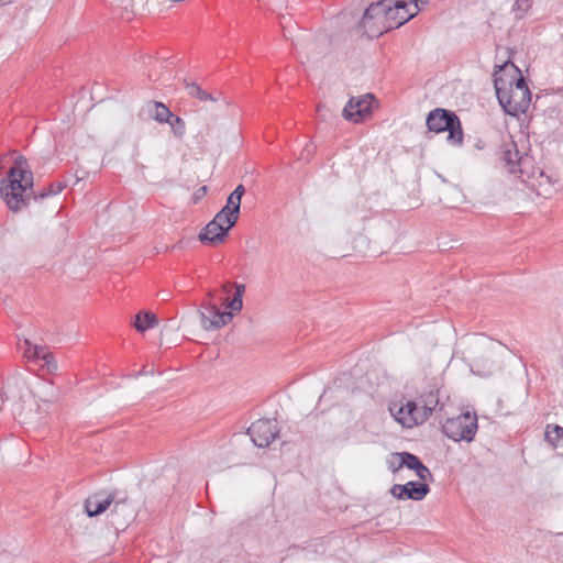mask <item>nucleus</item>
<instances>
[{
  "label": "nucleus",
  "instance_id": "obj_1",
  "mask_svg": "<svg viewBox=\"0 0 563 563\" xmlns=\"http://www.w3.org/2000/svg\"><path fill=\"white\" fill-rule=\"evenodd\" d=\"M33 179L27 159L23 155H18L7 177L0 179V196L10 210L20 211L23 207L29 206L31 200H43L59 194L65 188L64 183L57 181L35 194L33 192Z\"/></svg>",
  "mask_w": 563,
  "mask_h": 563
},
{
  "label": "nucleus",
  "instance_id": "obj_2",
  "mask_svg": "<svg viewBox=\"0 0 563 563\" xmlns=\"http://www.w3.org/2000/svg\"><path fill=\"white\" fill-rule=\"evenodd\" d=\"M494 86L499 104L512 117L525 113L531 102V92L521 70L511 62L497 66Z\"/></svg>",
  "mask_w": 563,
  "mask_h": 563
},
{
  "label": "nucleus",
  "instance_id": "obj_3",
  "mask_svg": "<svg viewBox=\"0 0 563 563\" xmlns=\"http://www.w3.org/2000/svg\"><path fill=\"white\" fill-rule=\"evenodd\" d=\"M231 286L234 288L233 297L224 301V306L229 311H221L218 306L211 301L203 305L206 311L199 310L201 327L205 330H216L227 325L232 318L242 310L245 285L225 283L222 289L228 292Z\"/></svg>",
  "mask_w": 563,
  "mask_h": 563
},
{
  "label": "nucleus",
  "instance_id": "obj_4",
  "mask_svg": "<svg viewBox=\"0 0 563 563\" xmlns=\"http://www.w3.org/2000/svg\"><path fill=\"white\" fill-rule=\"evenodd\" d=\"M427 126L429 131L441 133L448 131V141L453 145H460L463 142V131L459 117L445 109L437 108L427 117Z\"/></svg>",
  "mask_w": 563,
  "mask_h": 563
},
{
  "label": "nucleus",
  "instance_id": "obj_5",
  "mask_svg": "<svg viewBox=\"0 0 563 563\" xmlns=\"http://www.w3.org/2000/svg\"><path fill=\"white\" fill-rule=\"evenodd\" d=\"M477 431V417L475 413L465 412L457 417L449 418L442 424V432L455 442H471Z\"/></svg>",
  "mask_w": 563,
  "mask_h": 563
},
{
  "label": "nucleus",
  "instance_id": "obj_6",
  "mask_svg": "<svg viewBox=\"0 0 563 563\" xmlns=\"http://www.w3.org/2000/svg\"><path fill=\"white\" fill-rule=\"evenodd\" d=\"M397 8H390L389 0L373 2L364 12L362 23L366 26V22L373 19H383L386 23V29H397L412 19V13L404 12L399 18L396 16Z\"/></svg>",
  "mask_w": 563,
  "mask_h": 563
},
{
  "label": "nucleus",
  "instance_id": "obj_7",
  "mask_svg": "<svg viewBox=\"0 0 563 563\" xmlns=\"http://www.w3.org/2000/svg\"><path fill=\"white\" fill-rule=\"evenodd\" d=\"M110 523L115 530H124L135 518V510L125 493L118 492V498L112 504Z\"/></svg>",
  "mask_w": 563,
  "mask_h": 563
},
{
  "label": "nucleus",
  "instance_id": "obj_8",
  "mask_svg": "<svg viewBox=\"0 0 563 563\" xmlns=\"http://www.w3.org/2000/svg\"><path fill=\"white\" fill-rule=\"evenodd\" d=\"M373 101L372 93L352 97L343 108L342 117L353 123H361L371 117Z\"/></svg>",
  "mask_w": 563,
  "mask_h": 563
},
{
  "label": "nucleus",
  "instance_id": "obj_9",
  "mask_svg": "<svg viewBox=\"0 0 563 563\" xmlns=\"http://www.w3.org/2000/svg\"><path fill=\"white\" fill-rule=\"evenodd\" d=\"M253 443L258 448H267L278 437L279 429L275 420L260 419L247 430Z\"/></svg>",
  "mask_w": 563,
  "mask_h": 563
},
{
  "label": "nucleus",
  "instance_id": "obj_10",
  "mask_svg": "<svg viewBox=\"0 0 563 563\" xmlns=\"http://www.w3.org/2000/svg\"><path fill=\"white\" fill-rule=\"evenodd\" d=\"M500 161L505 168L511 174H525L526 166L529 165L530 158L527 155H520L516 142L509 140L500 146Z\"/></svg>",
  "mask_w": 563,
  "mask_h": 563
},
{
  "label": "nucleus",
  "instance_id": "obj_11",
  "mask_svg": "<svg viewBox=\"0 0 563 563\" xmlns=\"http://www.w3.org/2000/svg\"><path fill=\"white\" fill-rule=\"evenodd\" d=\"M391 415L405 428H412L426 421V411H421L417 401H407L396 411L390 408Z\"/></svg>",
  "mask_w": 563,
  "mask_h": 563
},
{
  "label": "nucleus",
  "instance_id": "obj_12",
  "mask_svg": "<svg viewBox=\"0 0 563 563\" xmlns=\"http://www.w3.org/2000/svg\"><path fill=\"white\" fill-rule=\"evenodd\" d=\"M430 492V487L426 483L408 482L404 485L395 484L390 488V494L396 499L422 500Z\"/></svg>",
  "mask_w": 563,
  "mask_h": 563
},
{
  "label": "nucleus",
  "instance_id": "obj_13",
  "mask_svg": "<svg viewBox=\"0 0 563 563\" xmlns=\"http://www.w3.org/2000/svg\"><path fill=\"white\" fill-rule=\"evenodd\" d=\"M118 492L113 490L107 494L103 490L90 495L85 500V511L89 517H96L103 514L118 498Z\"/></svg>",
  "mask_w": 563,
  "mask_h": 563
},
{
  "label": "nucleus",
  "instance_id": "obj_14",
  "mask_svg": "<svg viewBox=\"0 0 563 563\" xmlns=\"http://www.w3.org/2000/svg\"><path fill=\"white\" fill-rule=\"evenodd\" d=\"M216 121L217 118L210 114L205 108L197 110L195 117L191 120V125L196 132V136L201 141H205L206 136L211 133Z\"/></svg>",
  "mask_w": 563,
  "mask_h": 563
},
{
  "label": "nucleus",
  "instance_id": "obj_15",
  "mask_svg": "<svg viewBox=\"0 0 563 563\" xmlns=\"http://www.w3.org/2000/svg\"><path fill=\"white\" fill-rule=\"evenodd\" d=\"M228 227H220L217 222L210 221L199 233V241L202 243L218 245L223 242L229 232Z\"/></svg>",
  "mask_w": 563,
  "mask_h": 563
},
{
  "label": "nucleus",
  "instance_id": "obj_16",
  "mask_svg": "<svg viewBox=\"0 0 563 563\" xmlns=\"http://www.w3.org/2000/svg\"><path fill=\"white\" fill-rule=\"evenodd\" d=\"M144 109L158 123H167L170 117H173V112L161 101H148Z\"/></svg>",
  "mask_w": 563,
  "mask_h": 563
},
{
  "label": "nucleus",
  "instance_id": "obj_17",
  "mask_svg": "<svg viewBox=\"0 0 563 563\" xmlns=\"http://www.w3.org/2000/svg\"><path fill=\"white\" fill-rule=\"evenodd\" d=\"M417 402L420 410L426 411V420H428L440 404L438 390H430L429 393L421 395Z\"/></svg>",
  "mask_w": 563,
  "mask_h": 563
},
{
  "label": "nucleus",
  "instance_id": "obj_18",
  "mask_svg": "<svg viewBox=\"0 0 563 563\" xmlns=\"http://www.w3.org/2000/svg\"><path fill=\"white\" fill-rule=\"evenodd\" d=\"M158 324L157 317L151 311H141L135 316L134 328L139 332H145L147 329Z\"/></svg>",
  "mask_w": 563,
  "mask_h": 563
},
{
  "label": "nucleus",
  "instance_id": "obj_19",
  "mask_svg": "<svg viewBox=\"0 0 563 563\" xmlns=\"http://www.w3.org/2000/svg\"><path fill=\"white\" fill-rule=\"evenodd\" d=\"M545 440L553 448L563 446V428L558 424H548L544 432Z\"/></svg>",
  "mask_w": 563,
  "mask_h": 563
},
{
  "label": "nucleus",
  "instance_id": "obj_20",
  "mask_svg": "<svg viewBox=\"0 0 563 563\" xmlns=\"http://www.w3.org/2000/svg\"><path fill=\"white\" fill-rule=\"evenodd\" d=\"M167 123L170 125L173 134L177 139H183L186 133V124L185 121L173 113V117L167 121Z\"/></svg>",
  "mask_w": 563,
  "mask_h": 563
},
{
  "label": "nucleus",
  "instance_id": "obj_21",
  "mask_svg": "<svg viewBox=\"0 0 563 563\" xmlns=\"http://www.w3.org/2000/svg\"><path fill=\"white\" fill-rule=\"evenodd\" d=\"M399 465H404L409 470L415 471L422 462L418 456L409 452H400Z\"/></svg>",
  "mask_w": 563,
  "mask_h": 563
},
{
  "label": "nucleus",
  "instance_id": "obj_22",
  "mask_svg": "<svg viewBox=\"0 0 563 563\" xmlns=\"http://www.w3.org/2000/svg\"><path fill=\"white\" fill-rule=\"evenodd\" d=\"M23 344L25 347L24 354L27 358H40L41 353L44 351L43 346L40 345H32L30 340L24 339Z\"/></svg>",
  "mask_w": 563,
  "mask_h": 563
},
{
  "label": "nucleus",
  "instance_id": "obj_23",
  "mask_svg": "<svg viewBox=\"0 0 563 563\" xmlns=\"http://www.w3.org/2000/svg\"><path fill=\"white\" fill-rule=\"evenodd\" d=\"M38 360H43V367H46L49 373H55L57 371V362L55 361L52 353L47 352L45 349L41 353V357Z\"/></svg>",
  "mask_w": 563,
  "mask_h": 563
},
{
  "label": "nucleus",
  "instance_id": "obj_24",
  "mask_svg": "<svg viewBox=\"0 0 563 563\" xmlns=\"http://www.w3.org/2000/svg\"><path fill=\"white\" fill-rule=\"evenodd\" d=\"M219 213L223 214V216H227L230 220L228 221V228L231 229L238 221L239 219V214L240 213H236L235 212V209H233L232 207L225 205L220 211Z\"/></svg>",
  "mask_w": 563,
  "mask_h": 563
},
{
  "label": "nucleus",
  "instance_id": "obj_25",
  "mask_svg": "<svg viewBox=\"0 0 563 563\" xmlns=\"http://www.w3.org/2000/svg\"><path fill=\"white\" fill-rule=\"evenodd\" d=\"M398 455H400V452L393 453L387 460L388 470L394 474L398 473L404 467V465H399L400 457Z\"/></svg>",
  "mask_w": 563,
  "mask_h": 563
},
{
  "label": "nucleus",
  "instance_id": "obj_26",
  "mask_svg": "<svg viewBox=\"0 0 563 563\" xmlns=\"http://www.w3.org/2000/svg\"><path fill=\"white\" fill-rule=\"evenodd\" d=\"M531 0H516L514 3V11H519L521 13H526L531 8Z\"/></svg>",
  "mask_w": 563,
  "mask_h": 563
},
{
  "label": "nucleus",
  "instance_id": "obj_27",
  "mask_svg": "<svg viewBox=\"0 0 563 563\" xmlns=\"http://www.w3.org/2000/svg\"><path fill=\"white\" fill-rule=\"evenodd\" d=\"M416 475L419 477V479L421 481H427L428 478H432V474L430 472V470L423 464L421 463L416 470Z\"/></svg>",
  "mask_w": 563,
  "mask_h": 563
},
{
  "label": "nucleus",
  "instance_id": "obj_28",
  "mask_svg": "<svg viewBox=\"0 0 563 563\" xmlns=\"http://www.w3.org/2000/svg\"><path fill=\"white\" fill-rule=\"evenodd\" d=\"M185 82V88L187 90V93L192 97V98H198L199 93H200V87L196 84V82H188V81H184Z\"/></svg>",
  "mask_w": 563,
  "mask_h": 563
},
{
  "label": "nucleus",
  "instance_id": "obj_29",
  "mask_svg": "<svg viewBox=\"0 0 563 563\" xmlns=\"http://www.w3.org/2000/svg\"><path fill=\"white\" fill-rule=\"evenodd\" d=\"M227 205L235 209L236 213H240L241 201H239V197L235 196L233 192H231L230 196L228 197Z\"/></svg>",
  "mask_w": 563,
  "mask_h": 563
},
{
  "label": "nucleus",
  "instance_id": "obj_30",
  "mask_svg": "<svg viewBox=\"0 0 563 563\" xmlns=\"http://www.w3.org/2000/svg\"><path fill=\"white\" fill-rule=\"evenodd\" d=\"M197 99H199L200 101H213V102L219 101L218 97H214L213 95H211L202 89H200V93Z\"/></svg>",
  "mask_w": 563,
  "mask_h": 563
},
{
  "label": "nucleus",
  "instance_id": "obj_31",
  "mask_svg": "<svg viewBox=\"0 0 563 563\" xmlns=\"http://www.w3.org/2000/svg\"><path fill=\"white\" fill-rule=\"evenodd\" d=\"M319 47V43L317 41H312L306 44L305 49L308 54V58L313 56V53Z\"/></svg>",
  "mask_w": 563,
  "mask_h": 563
},
{
  "label": "nucleus",
  "instance_id": "obj_32",
  "mask_svg": "<svg viewBox=\"0 0 563 563\" xmlns=\"http://www.w3.org/2000/svg\"><path fill=\"white\" fill-rule=\"evenodd\" d=\"M229 220L230 219L227 216H223L218 212L211 221L217 222V224H219L220 227H227Z\"/></svg>",
  "mask_w": 563,
  "mask_h": 563
},
{
  "label": "nucleus",
  "instance_id": "obj_33",
  "mask_svg": "<svg viewBox=\"0 0 563 563\" xmlns=\"http://www.w3.org/2000/svg\"><path fill=\"white\" fill-rule=\"evenodd\" d=\"M235 196L239 197V201H241L244 192H245V188L243 185H239L233 191H232Z\"/></svg>",
  "mask_w": 563,
  "mask_h": 563
},
{
  "label": "nucleus",
  "instance_id": "obj_34",
  "mask_svg": "<svg viewBox=\"0 0 563 563\" xmlns=\"http://www.w3.org/2000/svg\"><path fill=\"white\" fill-rule=\"evenodd\" d=\"M158 296H161L163 300H168L169 298V294L167 291H162Z\"/></svg>",
  "mask_w": 563,
  "mask_h": 563
},
{
  "label": "nucleus",
  "instance_id": "obj_35",
  "mask_svg": "<svg viewBox=\"0 0 563 563\" xmlns=\"http://www.w3.org/2000/svg\"><path fill=\"white\" fill-rule=\"evenodd\" d=\"M540 177L545 178L548 181H550V178L548 176H545L542 172L540 173Z\"/></svg>",
  "mask_w": 563,
  "mask_h": 563
},
{
  "label": "nucleus",
  "instance_id": "obj_36",
  "mask_svg": "<svg viewBox=\"0 0 563 563\" xmlns=\"http://www.w3.org/2000/svg\"><path fill=\"white\" fill-rule=\"evenodd\" d=\"M199 191H202V192L205 194V192L207 191V187H206V186L201 187V188L199 189Z\"/></svg>",
  "mask_w": 563,
  "mask_h": 563
},
{
  "label": "nucleus",
  "instance_id": "obj_37",
  "mask_svg": "<svg viewBox=\"0 0 563 563\" xmlns=\"http://www.w3.org/2000/svg\"><path fill=\"white\" fill-rule=\"evenodd\" d=\"M321 43L324 46V43H325V38L324 37L321 38Z\"/></svg>",
  "mask_w": 563,
  "mask_h": 563
},
{
  "label": "nucleus",
  "instance_id": "obj_38",
  "mask_svg": "<svg viewBox=\"0 0 563 563\" xmlns=\"http://www.w3.org/2000/svg\"><path fill=\"white\" fill-rule=\"evenodd\" d=\"M209 297L212 298L213 297V291H209Z\"/></svg>",
  "mask_w": 563,
  "mask_h": 563
},
{
  "label": "nucleus",
  "instance_id": "obj_39",
  "mask_svg": "<svg viewBox=\"0 0 563 563\" xmlns=\"http://www.w3.org/2000/svg\"><path fill=\"white\" fill-rule=\"evenodd\" d=\"M143 374H145V369H142V371L139 373V375H143Z\"/></svg>",
  "mask_w": 563,
  "mask_h": 563
}]
</instances>
